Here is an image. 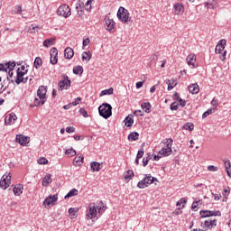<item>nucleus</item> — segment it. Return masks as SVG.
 <instances>
[{
    "label": "nucleus",
    "mask_w": 231,
    "mask_h": 231,
    "mask_svg": "<svg viewBox=\"0 0 231 231\" xmlns=\"http://www.w3.org/2000/svg\"><path fill=\"white\" fill-rule=\"evenodd\" d=\"M184 10H185V8L180 4L174 5V12H175L176 15H180V14H183Z\"/></svg>",
    "instance_id": "22"
},
{
    "label": "nucleus",
    "mask_w": 231,
    "mask_h": 231,
    "mask_svg": "<svg viewBox=\"0 0 231 231\" xmlns=\"http://www.w3.org/2000/svg\"><path fill=\"white\" fill-rule=\"evenodd\" d=\"M5 67L7 69L14 70V68H15V61L5 63Z\"/></svg>",
    "instance_id": "43"
},
{
    "label": "nucleus",
    "mask_w": 231,
    "mask_h": 231,
    "mask_svg": "<svg viewBox=\"0 0 231 231\" xmlns=\"http://www.w3.org/2000/svg\"><path fill=\"white\" fill-rule=\"evenodd\" d=\"M90 168L92 172H99L100 171V162H93L90 163Z\"/></svg>",
    "instance_id": "23"
},
{
    "label": "nucleus",
    "mask_w": 231,
    "mask_h": 231,
    "mask_svg": "<svg viewBox=\"0 0 231 231\" xmlns=\"http://www.w3.org/2000/svg\"><path fill=\"white\" fill-rule=\"evenodd\" d=\"M225 169L226 171L227 176H229V178H231V162H230V161L225 162Z\"/></svg>",
    "instance_id": "31"
},
{
    "label": "nucleus",
    "mask_w": 231,
    "mask_h": 231,
    "mask_svg": "<svg viewBox=\"0 0 231 231\" xmlns=\"http://www.w3.org/2000/svg\"><path fill=\"white\" fill-rule=\"evenodd\" d=\"M144 154V152L143 150H139L136 155L137 160H140V158H143Z\"/></svg>",
    "instance_id": "57"
},
{
    "label": "nucleus",
    "mask_w": 231,
    "mask_h": 231,
    "mask_svg": "<svg viewBox=\"0 0 231 231\" xmlns=\"http://www.w3.org/2000/svg\"><path fill=\"white\" fill-rule=\"evenodd\" d=\"M82 60H86V62H89V60H91V52L84 51L82 53Z\"/></svg>",
    "instance_id": "30"
},
{
    "label": "nucleus",
    "mask_w": 231,
    "mask_h": 231,
    "mask_svg": "<svg viewBox=\"0 0 231 231\" xmlns=\"http://www.w3.org/2000/svg\"><path fill=\"white\" fill-rule=\"evenodd\" d=\"M53 44H55V38L47 39L43 42L45 48H50V46H53Z\"/></svg>",
    "instance_id": "26"
},
{
    "label": "nucleus",
    "mask_w": 231,
    "mask_h": 231,
    "mask_svg": "<svg viewBox=\"0 0 231 231\" xmlns=\"http://www.w3.org/2000/svg\"><path fill=\"white\" fill-rule=\"evenodd\" d=\"M66 133H75V128L73 126H68L66 128Z\"/></svg>",
    "instance_id": "60"
},
{
    "label": "nucleus",
    "mask_w": 231,
    "mask_h": 231,
    "mask_svg": "<svg viewBox=\"0 0 231 231\" xmlns=\"http://www.w3.org/2000/svg\"><path fill=\"white\" fill-rule=\"evenodd\" d=\"M46 93H48V90L46 89V87L40 86L37 91V96L39 97L41 100V105L44 106L46 103Z\"/></svg>",
    "instance_id": "7"
},
{
    "label": "nucleus",
    "mask_w": 231,
    "mask_h": 231,
    "mask_svg": "<svg viewBox=\"0 0 231 231\" xmlns=\"http://www.w3.org/2000/svg\"><path fill=\"white\" fill-rule=\"evenodd\" d=\"M13 190H14V196H21L23 190V184H17L16 186H14Z\"/></svg>",
    "instance_id": "20"
},
{
    "label": "nucleus",
    "mask_w": 231,
    "mask_h": 231,
    "mask_svg": "<svg viewBox=\"0 0 231 231\" xmlns=\"http://www.w3.org/2000/svg\"><path fill=\"white\" fill-rule=\"evenodd\" d=\"M133 178H134V172L133 171L128 170L126 172L124 173V180L125 183H129V181H131Z\"/></svg>",
    "instance_id": "17"
},
{
    "label": "nucleus",
    "mask_w": 231,
    "mask_h": 231,
    "mask_svg": "<svg viewBox=\"0 0 231 231\" xmlns=\"http://www.w3.org/2000/svg\"><path fill=\"white\" fill-rule=\"evenodd\" d=\"M185 203H187V199L185 198H182L177 202L176 206L181 207V205H185Z\"/></svg>",
    "instance_id": "50"
},
{
    "label": "nucleus",
    "mask_w": 231,
    "mask_h": 231,
    "mask_svg": "<svg viewBox=\"0 0 231 231\" xmlns=\"http://www.w3.org/2000/svg\"><path fill=\"white\" fill-rule=\"evenodd\" d=\"M79 113L82 115V116H84V118H88L89 116V115H88V111H86L84 108H80Z\"/></svg>",
    "instance_id": "51"
},
{
    "label": "nucleus",
    "mask_w": 231,
    "mask_h": 231,
    "mask_svg": "<svg viewBox=\"0 0 231 231\" xmlns=\"http://www.w3.org/2000/svg\"><path fill=\"white\" fill-rule=\"evenodd\" d=\"M192 210L195 212L198 210V201H194L191 206Z\"/></svg>",
    "instance_id": "62"
},
{
    "label": "nucleus",
    "mask_w": 231,
    "mask_h": 231,
    "mask_svg": "<svg viewBox=\"0 0 231 231\" xmlns=\"http://www.w3.org/2000/svg\"><path fill=\"white\" fill-rule=\"evenodd\" d=\"M113 91H114L113 88H110L108 89H105V90L101 91L100 97H104L106 95H113Z\"/></svg>",
    "instance_id": "36"
},
{
    "label": "nucleus",
    "mask_w": 231,
    "mask_h": 231,
    "mask_svg": "<svg viewBox=\"0 0 231 231\" xmlns=\"http://www.w3.org/2000/svg\"><path fill=\"white\" fill-rule=\"evenodd\" d=\"M73 55H75L73 49L67 47L64 51L65 58L70 60V59H73Z\"/></svg>",
    "instance_id": "19"
},
{
    "label": "nucleus",
    "mask_w": 231,
    "mask_h": 231,
    "mask_svg": "<svg viewBox=\"0 0 231 231\" xmlns=\"http://www.w3.org/2000/svg\"><path fill=\"white\" fill-rule=\"evenodd\" d=\"M15 10V14H21V12H23V7H21V5H16Z\"/></svg>",
    "instance_id": "61"
},
{
    "label": "nucleus",
    "mask_w": 231,
    "mask_h": 231,
    "mask_svg": "<svg viewBox=\"0 0 231 231\" xmlns=\"http://www.w3.org/2000/svg\"><path fill=\"white\" fill-rule=\"evenodd\" d=\"M212 113H214V109L209 108L202 115V118H207V116H208V115H212Z\"/></svg>",
    "instance_id": "47"
},
{
    "label": "nucleus",
    "mask_w": 231,
    "mask_h": 231,
    "mask_svg": "<svg viewBox=\"0 0 231 231\" xmlns=\"http://www.w3.org/2000/svg\"><path fill=\"white\" fill-rule=\"evenodd\" d=\"M26 73H28V70L21 71V69H18L15 83L19 85V84L24 82V75H26Z\"/></svg>",
    "instance_id": "11"
},
{
    "label": "nucleus",
    "mask_w": 231,
    "mask_h": 231,
    "mask_svg": "<svg viewBox=\"0 0 231 231\" xmlns=\"http://www.w3.org/2000/svg\"><path fill=\"white\" fill-rule=\"evenodd\" d=\"M117 17L118 20L122 23H133V19L129 17V11L124 7H120L117 12Z\"/></svg>",
    "instance_id": "4"
},
{
    "label": "nucleus",
    "mask_w": 231,
    "mask_h": 231,
    "mask_svg": "<svg viewBox=\"0 0 231 231\" xmlns=\"http://www.w3.org/2000/svg\"><path fill=\"white\" fill-rule=\"evenodd\" d=\"M178 103H176V102H173V103H171V106H170V109L171 110V111H178Z\"/></svg>",
    "instance_id": "49"
},
{
    "label": "nucleus",
    "mask_w": 231,
    "mask_h": 231,
    "mask_svg": "<svg viewBox=\"0 0 231 231\" xmlns=\"http://www.w3.org/2000/svg\"><path fill=\"white\" fill-rule=\"evenodd\" d=\"M49 183H51V174L47 175V176L43 179V180H42V186H43V187H48V184H49Z\"/></svg>",
    "instance_id": "33"
},
{
    "label": "nucleus",
    "mask_w": 231,
    "mask_h": 231,
    "mask_svg": "<svg viewBox=\"0 0 231 231\" xmlns=\"http://www.w3.org/2000/svg\"><path fill=\"white\" fill-rule=\"evenodd\" d=\"M57 199H59L57 195L49 196L44 199L43 205H55V203H57Z\"/></svg>",
    "instance_id": "14"
},
{
    "label": "nucleus",
    "mask_w": 231,
    "mask_h": 231,
    "mask_svg": "<svg viewBox=\"0 0 231 231\" xmlns=\"http://www.w3.org/2000/svg\"><path fill=\"white\" fill-rule=\"evenodd\" d=\"M82 98L80 97H77L75 99V101H73L72 103H70L72 106H79V102H81Z\"/></svg>",
    "instance_id": "58"
},
{
    "label": "nucleus",
    "mask_w": 231,
    "mask_h": 231,
    "mask_svg": "<svg viewBox=\"0 0 231 231\" xmlns=\"http://www.w3.org/2000/svg\"><path fill=\"white\" fill-rule=\"evenodd\" d=\"M57 14L68 19V17L71 15V8H69V5H62L58 8Z\"/></svg>",
    "instance_id": "5"
},
{
    "label": "nucleus",
    "mask_w": 231,
    "mask_h": 231,
    "mask_svg": "<svg viewBox=\"0 0 231 231\" xmlns=\"http://www.w3.org/2000/svg\"><path fill=\"white\" fill-rule=\"evenodd\" d=\"M84 163V156H77L74 158L73 165L77 167V165H82Z\"/></svg>",
    "instance_id": "25"
},
{
    "label": "nucleus",
    "mask_w": 231,
    "mask_h": 231,
    "mask_svg": "<svg viewBox=\"0 0 231 231\" xmlns=\"http://www.w3.org/2000/svg\"><path fill=\"white\" fill-rule=\"evenodd\" d=\"M71 87V80H69V78L68 76H65L64 80H60L58 84L59 91H64V89H69Z\"/></svg>",
    "instance_id": "8"
},
{
    "label": "nucleus",
    "mask_w": 231,
    "mask_h": 231,
    "mask_svg": "<svg viewBox=\"0 0 231 231\" xmlns=\"http://www.w3.org/2000/svg\"><path fill=\"white\" fill-rule=\"evenodd\" d=\"M206 6L208 8H214V6H216V0H208L207 3H206Z\"/></svg>",
    "instance_id": "40"
},
{
    "label": "nucleus",
    "mask_w": 231,
    "mask_h": 231,
    "mask_svg": "<svg viewBox=\"0 0 231 231\" xmlns=\"http://www.w3.org/2000/svg\"><path fill=\"white\" fill-rule=\"evenodd\" d=\"M10 81V78H8L7 77V79H5L2 83H1V88H0V93H4L6 89H7V88H8V86H5V82H9Z\"/></svg>",
    "instance_id": "34"
},
{
    "label": "nucleus",
    "mask_w": 231,
    "mask_h": 231,
    "mask_svg": "<svg viewBox=\"0 0 231 231\" xmlns=\"http://www.w3.org/2000/svg\"><path fill=\"white\" fill-rule=\"evenodd\" d=\"M100 116L107 120L113 115V106L109 103H103L98 107Z\"/></svg>",
    "instance_id": "1"
},
{
    "label": "nucleus",
    "mask_w": 231,
    "mask_h": 231,
    "mask_svg": "<svg viewBox=\"0 0 231 231\" xmlns=\"http://www.w3.org/2000/svg\"><path fill=\"white\" fill-rule=\"evenodd\" d=\"M183 129H186L187 131H194V124H192V123H186L183 125Z\"/></svg>",
    "instance_id": "37"
},
{
    "label": "nucleus",
    "mask_w": 231,
    "mask_h": 231,
    "mask_svg": "<svg viewBox=\"0 0 231 231\" xmlns=\"http://www.w3.org/2000/svg\"><path fill=\"white\" fill-rule=\"evenodd\" d=\"M57 62H59V59L57 58V56L51 57V64L55 66V64H57Z\"/></svg>",
    "instance_id": "53"
},
{
    "label": "nucleus",
    "mask_w": 231,
    "mask_h": 231,
    "mask_svg": "<svg viewBox=\"0 0 231 231\" xmlns=\"http://www.w3.org/2000/svg\"><path fill=\"white\" fill-rule=\"evenodd\" d=\"M166 84L168 85V91H171V89H174V88L178 86V82L174 79H168L166 81Z\"/></svg>",
    "instance_id": "21"
},
{
    "label": "nucleus",
    "mask_w": 231,
    "mask_h": 231,
    "mask_svg": "<svg viewBox=\"0 0 231 231\" xmlns=\"http://www.w3.org/2000/svg\"><path fill=\"white\" fill-rule=\"evenodd\" d=\"M77 212H79V208H70L69 209V216H72L73 217H75V214H77Z\"/></svg>",
    "instance_id": "39"
},
{
    "label": "nucleus",
    "mask_w": 231,
    "mask_h": 231,
    "mask_svg": "<svg viewBox=\"0 0 231 231\" xmlns=\"http://www.w3.org/2000/svg\"><path fill=\"white\" fill-rule=\"evenodd\" d=\"M15 120H17V116L14 113H11L5 116V125H12L15 124Z\"/></svg>",
    "instance_id": "10"
},
{
    "label": "nucleus",
    "mask_w": 231,
    "mask_h": 231,
    "mask_svg": "<svg viewBox=\"0 0 231 231\" xmlns=\"http://www.w3.org/2000/svg\"><path fill=\"white\" fill-rule=\"evenodd\" d=\"M218 104H219V101L216 99V97H214L211 101V106H213L214 107H217Z\"/></svg>",
    "instance_id": "56"
},
{
    "label": "nucleus",
    "mask_w": 231,
    "mask_h": 231,
    "mask_svg": "<svg viewBox=\"0 0 231 231\" xmlns=\"http://www.w3.org/2000/svg\"><path fill=\"white\" fill-rule=\"evenodd\" d=\"M186 60L189 66H191V68H196V54H189Z\"/></svg>",
    "instance_id": "16"
},
{
    "label": "nucleus",
    "mask_w": 231,
    "mask_h": 231,
    "mask_svg": "<svg viewBox=\"0 0 231 231\" xmlns=\"http://www.w3.org/2000/svg\"><path fill=\"white\" fill-rule=\"evenodd\" d=\"M225 46H226V40H220L216 46L215 52L219 54L223 53V51H225Z\"/></svg>",
    "instance_id": "12"
},
{
    "label": "nucleus",
    "mask_w": 231,
    "mask_h": 231,
    "mask_svg": "<svg viewBox=\"0 0 231 231\" xmlns=\"http://www.w3.org/2000/svg\"><path fill=\"white\" fill-rule=\"evenodd\" d=\"M177 102H179L180 106H181V107H185V106L187 105V102L185 100H183L181 97H177Z\"/></svg>",
    "instance_id": "48"
},
{
    "label": "nucleus",
    "mask_w": 231,
    "mask_h": 231,
    "mask_svg": "<svg viewBox=\"0 0 231 231\" xmlns=\"http://www.w3.org/2000/svg\"><path fill=\"white\" fill-rule=\"evenodd\" d=\"M65 154L67 156H76L77 155V151L73 150V148L68 149V150H66Z\"/></svg>",
    "instance_id": "38"
},
{
    "label": "nucleus",
    "mask_w": 231,
    "mask_h": 231,
    "mask_svg": "<svg viewBox=\"0 0 231 231\" xmlns=\"http://www.w3.org/2000/svg\"><path fill=\"white\" fill-rule=\"evenodd\" d=\"M90 41L89 38H86L83 40V46L86 47L88 44H89Z\"/></svg>",
    "instance_id": "63"
},
{
    "label": "nucleus",
    "mask_w": 231,
    "mask_h": 231,
    "mask_svg": "<svg viewBox=\"0 0 231 231\" xmlns=\"http://www.w3.org/2000/svg\"><path fill=\"white\" fill-rule=\"evenodd\" d=\"M97 208H98V206H97L95 203L89 204L88 212L87 213V219H93L94 217H97Z\"/></svg>",
    "instance_id": "9"
},
{
    "label": "nucleus",
    "mask_w": 231,
    "mask_h": 231,
    "mask_svg": "<svg viewBox=\"0 0 231 231\" xmlns=\"http://www.w3.org/2000/svg\"><path fill=\"white\" fill-rule=\"evenodd\" d=\"M142 109H143V111H145V113H149L150 109H151V103H143L141 105Z\"/></svg>",
    "instance_id": "35"
},
{
    "label": "nucleus",
    "mask_w": 231,
    "mask_h": 231,
    "mask_svg": "<svg viewBox=\"0 0 231 231\" xmlns=\"http://www.w3.org/2000/svg\"><path fill=\"white\" fill-rule=\"evenodd\" d=\"M0 71H8L6 64L0 63Z\"/></svg>",
    "instance_id": "59"
},
{
    "label": "nucleus",
    "mask_w": 231,
    "mask_h": 231,
    "mask_svg": "<svg viewBox=\"0 0 231 231\" xmlns=\"http://www.w3.org/2000/svg\"><path fill=\"white\" fill-rule=\"evenodd\" d=\"M188 89L192 95H198V93H199V86L196 83L189 85Z\"/></svg>",
    "instance_id": "18"
},
{
    "label": "nucleus",
    "mask_w": 231,
    "mask_h": 231,
    "mask_svg": "<svg viewBox=\"0 0 231 231\" xmlns=\"http://www.w3.org/2000/svg\"><path fill=\"white\" fill-rule=\"evenodd\" d=\"M11 183H12V175L10 173L4 174L0 180L1 189H3L4 190H6V189L10 187Z\"/></svg>",
    "instance_id": "6"
},
{
    "label": "nucleus",
    "mask_w": 231,
    "mask_h": 231,
    "mask_svg": "<svg viewBox=\"0 0 231 231\" xmlns=\"http://www.w3.org/2000/svg\"><path fill=\"white\" fill-rule=\"evenodd\" d=\"M100 208H98V213L99 214H103V212H106V209L107 208V207L104 206V203L102 201H100Z\"/></svg>",
    "instance_id": "46"
},
{
    "label": "nucleus",
    "mask_w": 231,
    "mask_h": 231,
    "mask_svg": "<svg viewBox=\"0 0 231 231\" xmlns=\"http://www.w3.org/2000/svg\"><path fill=\"white\" fill-rule=\"evenodd\" d=\"M208 171H209L210 172H216L217 171V167L214 165H209L208 166Z\"/></svg>",
    "instance_id": "55"
},
{
    "label": "nucleus",
    "mask_w": 231,
    "mask_h": 231,
    "mask_svg": "<svg viewBox=\"0 0 231 231\" xmlns=\"http://www.w3.org/2000/svg\"><path fill=\"white\" fill-rule=\"evenodd\" d=\"M51 57H58V55H59V51L57 50V48H55V47H52L51 49Z\"/></svg>",
    "instance_id": "41"
},
{
    "label": "nucleus",
    "mask_w": 231,
    "mask_h": 231,
    "mask_svg": "<svg viewBox=\"0 0 231 231\" xmlns=\"http://www.w3.org/2000/svg\"><path fill=\"white\" fill-rule=\"evenodd\" d=\"M200 216H201V217H209L208 210H201Z\"/></svg>",
    "instance_id": "54"
},
{
    "label": "nucleus",
    "mask_w": 231,
    "mask_h": 231,
    "mask_svg": "<svg viewBox=\"0 0 231 231\" xmlns=\"http://www.w3.org/2000/svg\"><path fill=\"white\" fill-rule=\"evenodd\" d=\"M204 226H205V228H213L212 227V219H208V220H206L205 222H204Z\"/></svg>",
    "instance_id": "44"
},
{
    "label": "nucleus",
    "mask_w": 231,
    "mask_h": 231,
    "mask_svg": "<svg viewBox=\"0 0 231 231\" xmlns=\"http://www.w3.org/2000/svg\"><path fill=\"white\" fill-rule=\"evenodd\" d=\"M16 142L20 143V145H27V143H30V137L23 134L16 135Z\"/></svg>",
    "instance_id": "13"
},
{
    "label": "nucleus",
    "mask_w": 231,
    "mask_h": 231,
    "mask_svg": "<svg viewBox=\"0 0 231 231\" xmlns=\"http://www.w3.org/2000/svg\"><path fill=\"white\" fill-rule=\"evenodd\" d=\"M125 121L126 127H133V124H134V119L133 118V116H126Z\"/></svg>",
    "instance_id": "27"
},
{
    "label": "nucleus",
    "mask_w": 231,
    "mask_h": 231,
    "mask_svg": "<svg viewBox=\"0 0 231 231\" xmlns=\"http://www.w3.org/2000/svg\"><path fill=\"white\" fill-rule=\"evenodd\" d=\"M174 141L170 138V139H165L162 143H163V145H166L165 147H163L160 152L159 154H161L162 156H171V153L172 152V143Z\"/></svg>",
    "instance_id": "2"
},
{
    "label": "nucleus",
    "mask_w": 231,
    "mask_h": 231,
    "mask_svg": "<svg viewBox=\"0 0 231 231\" xmlns=\"http://www.w3.org/2000/svg\"><path fill=\"white\" fill-rule=\"evenodd\" d=\"M41 66H42V59H41V57H36L34 60V68L39 69Z\"/></svg>",
    "instance_id": "32"
},
{
    "label": "nucleus",
    "mask_w": 231,
    "mask_h": 231,
    "mask_svg": "<svg viewBox=\"0 0 231 231\" xmlns=\"http://www.w3.org/2000/svg\"><path fill=\"white\" fill-rule=\"evenodd\" d=\"M79 190L77 189H72L66 196L65 199H68L69 198H73V196H78Z\"/></svg>",
    "instance_id": "28"
},
{
    "label": "nucleus",
    "mask_w": 231,
    "mask_h": 231,
    "mask_svg": "<svg viewBox=\"0 0 231 231\" xmlns=\"http://www.w3.org/2000/svg\"><path fill=\"white\" fill-rule=\"evenodd\" d=\"M85 10H87V12H89L91 10V0H88L85 4Z\"/></svg>",
    "instance_id": "52"
},
{
    "label": "nucleus",
    "mask_w": 231,
    "mask_h": 231,
    "mask_svg": "<svg viewBox=\"0 0 231 231\" xmlns=\"http://www.w3.org/2000/svg\"><path fill=\"white\" fill-rule=\"evenodd\" d=\"M29 30L31 31V33H35V31L41 30V27H39V25L32 24L29 26Z\"/></svg>",
    "instance_id": "42"
},
{
    "label": "nucleus",
    "mask_w": 231,
    "mask_h": 231,
    "mask_svg": "<svg viewBox=\"0 0 231 231\" xmlns=\"http://www.w3.org/2000/svg\"><path fill=\"white\" fill-rule=\"evenodd\" d=\"M154 181H158V179L152 177L151 174H146L143 180L138 182L137 187L139 189H145L146 187H149V185H152Z\"/></svg>",
    "instance_id": "3"
},
{
    "label": "nucleus",
    "mask_w": 231,
    "mask_h": 231,
    "mask_svg": "<svg viewBox=\"0 0 231 231\" xmlns=\"http://www.w3.org/2000/svg\"><path fill=\"white\" fill-rule=\"evenodd\" d=\"M73 73L74 75H82V73H84V69L82 66H76L73 68Z\"/></svg>",
    "instance_id": "29"
},
{
    "label": "nucleus",
    "mask_w": 231,
    "mask_h": 231,
    "mask_svg": "<svg viewBox=\"0 0 231 231\" xmlns=\"http://www.w3.org/2000/svg\"><path fill=\"white\" fill-rule=\"evenodd\" d=\"M140 88H143V81H139L136 83V88L140 89Z\"/></svg>",
    "instance_id": "64"
},
{
    "label": "nucleus",
    "mask_w": 231,
    "mask_h": 231,
    "mask_svg": "<svg viewBox=\"0 0 231 231\" xmlns=\"http://www.w3.org/2000/svg\"><path fill=\"white\" fill-rule=\"evenodd\" d=\"M139 136H140V134H138V132H132L128 135V140H129V142H136V140H138Z\"/></svg>",
    "instance_id": "24"
},
{
    "label": "nucleus",
    "mask_w": 231,
    "mask_h": 231,
    "mask_svg": "<svg viewBox=\"0 0 231 231\" xmlns=\"http://www.w3.org/2000/svg\"><path fill=\"white\" fill-rule=\"evenodd\" d=\"M105 25H106V29L108 32H111V30H113L115 28V21H113V19H110L109 17L106 16Z\"/></svg>",
    "instance_id": "15"
},
{
    "label": "nucleus",
    "mask_w": 231,
    "mask_h": 231,
    "mask_svg": "<svg viewBox=\"0 0 231 231\" xmlns=\"http://www.w3.org/2000/svg\"><path fill=\"white\" fill-rule=\"evenodd\" d=\"M40 165H48V159L42 157L38 160Z\"/></svg>",
    "instance_id": "45"
}]
</instances>
